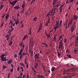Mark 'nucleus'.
Masks as SVG:
<instances>
[{
    "label": "nucleus",
    "instance_id": "a878e982",
    "mask_svg": "<svg viewBox=\"0 0 78 78\" xmlns=\"http://www.w3.org/2000/svg\"><path fill=\"white\" fill-rule=\"evenodd\" d=\"M75 45L76 47L78 46V41H77V40H76V41L75 42Z\"/></svg>",
    "mask_w": 78,
    "mask_h": 78
},
{
    "label": "nucleus",
    "instance_id": "f03ea898",
    "mask_svg": "<svg viewBox=\"0 0 78 78\" xmlns=\"http://www.w3.org/2000/svg\"><path fill=\"white\" fill-rule=\"evenodd\" d=\"M5 57V54H2L1 56H0L1 60V61H4V58Z\"/></svg>",
    "mask_w": 78,
    "mask_h": 78
},
{
    "label": "nucleus",
    "instance_id": "f704fd0d",
    "mask_svg": "<svg viewBox=\"0 0 78 78\" xmlns=\"http://www.w3.org/2000/svg\"><path fill=\"white\" fill-rule=\"evenodd\" d=\"M10 23H11L10 26H12L13 23H12V20H10Z\"/></svg>",
    "mask_w": 78,
    "mask_h": 78
},
{
    "label": "nucleus",
    "instance_id": "f8f14e48",
    "mask_svg": "<svg viewBox=\"0 0 78 78\" xmlns=\"http://www.w3.org/2000/svg\"><path fill=\"white\" fill-rule=\"evenodd\" d=\"M63 39H61V40H60V42L59 43V46H61V45L63 44Z\"/></svg>",
    "mask_w": 78,
    "mask_h": 78
},
{
    "label": "nucleus",
    "instance_id": "9b49d317",
    "mask_svg": "<svg viewBox=\"0 0 78 78\" xmlns=\"http://www.w3.org/2000/svg\"><path fill=\"white\" fill-rule=\"evenodd\" d=\"M39 64V63L37 62L36 63H35V66H34V68L35 69H37L38 68V65Z\"/></svg>",
    "mask_w": 78,
    "mask_h": 78
},
{
    "label": "nucleus",
    "instance_id": "72a5a7b5",
    "mask_svg": "<svg viewBox=\"0 0 78 78\" xmlns=\"http://www.w3.org/2000/svg\"><path fill=\"white\" fill-rule=\"evenodd\" d=\"M23 57V53L22 54H21V55L20 57V59H22V58Z\"/></svg>",
    "mask_w": 78,
    "mask_h": 78
},
{
    "label": "nucleus",
    "instance_id": "5701e85b",
    "mask_svg": "<svg viewBox=\"0 0 78 78\" xmlns=\"http://www.w3.org/2000/svg\"><path fill=\"white\" fill-rule=\"evenodd\" d=\"M76 22L75 21L74 22V25H73V26H74V28H76Z\"/></svg>",
    "mask_w": 78,
    "mask_h": 78
},
{
    "label": "nucleus",
    "instance_id": "7c9ffc66",
    "mask_svg": "<svg viewBox=\"0 0 78 78\" xmlns=\"http://www.w3.org/2000/svg\"><path fill=\"white\" fill-rule=\"evenodd\" d=\"M67 39L66 38H65L64 39V40H63V42L64 43H65L66 42H67Z\"/></svg>",
    "mask_w": 78,
    "mask_h": 78
},
{
    "label": "nucleus",
    "instance_id": "a19ab883",
    "mask_svg": "<svg viewBox=\"0 0 78 78\" xmlns=\"http://www.w3.org/2000/svg\"><path fill=\"white\" fill-rule=\"evenodd\" d=\"M27 59H25V61H24V63L25 64H27Z\"/></svg>",
    "mask_w": 78,
    "mask_h": 78
},
{
    "label": "nucleus",
    "instance_id": "b1692460",
    "mask_svg": "<svg viewBox=\"0 0 78 78\" xmlns=\"http://www.w3.org/2000/svg\"><path fill=\"white\" fill-rule=\"evenodd\" d=\"M12 62V60H9L7 62L8 64H10Z\"/></svg>",
    "mask_w": 78,
    "mask_h": 78
},
{
    "label": "nucleus",
    "instance_id": "0eeeda50",
    "mask_svg": "<svg viewBox=\"0 0 78 78\" xmlns=\"http://www.w3.org/2000/svg\"><path fill=\"white\" fill-rule=\"evenodd\" d=\"M52 41H54V42H56V36H55L53 38V40H52Z\"/></svg>",
    "mask_w": 78,
    "mask_h": 78
},
{
    "label": "nucleus",
    "instance_id": "f257e3e1",
    "mask_svg": "<svg viewBox=\"0 0 78 78\" xmlns=\"http://www.w3.org/2000/svg\"><path fill=\"white\" fill-rule=\"evenodd\" d=\"M43 28V24L42 23H41L40 26H39L38 29V33L39 32V31L41 30H42Z\"/></svg>",
    "mask_w": 78,
    "mask_h": 78
},
{
    "label": "nucleus",
    "instance_id": "5fc2aeb1",
    "mask_svg": "<svg viewBox=\"0 0 78 78\" xmlns=\"http://www.w3.org/2000/svg\"><path fill=\"white\" fill-rule=\"evenodd\" d=\"M30 32L29 33V34H30V35H31V33H32V31H31L30 30H29Z\"/></svg>",
    "mask_w": 78,
    "mask_h": 78
},
{
    "label": "nucleus",
    "instance_id": "de8ad7c7",
    "mask_svg": "<svg viewBox=\"0 0 78 78\" xmlns=\"http://www.w3.org/2000/svg\"><path fill=\"white\" fill-rule=\"evenodd\" d=\"M6 59L7 58L6 57H5L4 58V60L5 62H6Z\"/></svg>",
    "mask_w": 78,
    "mask_h": 78
},
{
    "label": "nucleus",
    "instance_id": "cd10ccee",
    "mask_svg": "<svg viewBox=\"0 0 78 78\" xmlns=\"http://www.w3.org/2000/svg\"><path fill=\"white\" fill-rule=\"evenodd\" d=\"M3 7H4L3 5V3H2V5L0 7V10H2V8H3Z\"/></svg>",
    "mask_w": 78,
    "mask_h": 78
},
{
    "label": "nucleus",
    "instance_id": "a211bd4d",
    "mask_svg": "<svg viewBox=\"0 0 78 78\" xmlns=\"http://www.w3.org/2000/svg\"><path fill=\"white\" fill-rule=\"evenodd\" d=\"M9 35H7L5 36V37L7 38V40L9 41Z\"/></svg>",
    "mask_w": 78,
    "mask_h": 78
},
{
    "label": "nucleus",
    "instance_id": "423d86ee",
    "mask_svg": "<svg viewBox=\"0 0 78 78\" xmlns=\"http://www.w3.org/2000/svg\"><path fill=\"white\" fill-rule=\"evenodd\" d=\"M9 3L11 4L12 5H13V6L15 5V3H14V1H13V2H12L10 0H9Z\"/></svg>",
    "mask_w": 78,
    "mask_h": 78
},
{
    "label": "nucleus",
    "instance_id": "69168bd1",
    "mask_svg": "<svg viewBox=\"0 0 78 78\" xmlns=\"http://www.w3.org/2000/svg\"><path fill=\"white\" fill-rule=\"evenodd\" d=\"M44 68H45V67H44V66L43 65L42 69H43V71L44 70Z\"/></svg>",
    "mask_w": 78,
    "mask_h": 78
},
{
    "label": "nucleus",
    "instance_id": "09e8293b",
    "mask_svg": "<svg viewBox=\"0 0 78 78\" xmlns=\"http://www.w3.org/2000/svg\"><path fill=\"white\" fill-rule=\"evenodd\" d=\"M19 67H20V66H18V67L17 68V71H18V72H19V70L20 69Z\"/></svg>",
    "mask_w": 78,
    "mask_h": 78
},
{
    "label": "nucleus",
    "instance_id": "4468645a",
    "mask_svg": "<svg viewBox=\"0 0 78 78\" xmlns=\"http://www.w3.org/2000/svg\"><path fill=\"white\" fill-rule=\"evenodd\" d=\"M72 69H68L66 70V71L67 72H71Z\"/></svg>",
    "mask_w": 78,
    "mask_h": 78
},
{
    "label": "nucleus",
    "instance_id": "13d9d810",
    "mask_svg": "<svg viewBox=\"0 0 78 78\" xmlns=\"http://www.w3.org/2000/svg\"><path fill=\"white\" fill-rule=\"evenodd\" d=\"M26 66V68H27V69L28 68L29 66H28V65L27 64V63Z\"/></svg>",
    "mask_w": 78,
    "mask_h": 78
},
{
    "label": "nucleus",
    "instance_id": "e433bc0d",
    "mask_svg": "<svg viewBox=\"0 0 78 78\" xmlns=\"http://www.w3.org/2000/svg\"><path fill=\"white\" fill-rule=\"evenodd\" d=\"M57 54L58 55V56H61V54H60L59 52L58 51H57Z\"/></svg>",
    "mask_w": 78,
    "mask_h": 78
},
{
    "label": "nucleus",
    "instance_id": "6ab92c4d",
    "mask_svg": "<svg viewBox=\"0 0 78 78\" xmlns=\"http://www.w3.org/2000/svg\"><path fill=\"white\" fill-rule=\"evenodd\" d=\"M27 35H26L24 36L23 37V39H22V41H24V40H25V39H27Z\"/></svg>",
    "mask_w": 78,
    "mask_h": 78
},
{
    "label": "nucleus",
    "instance_id": "c9c22d12",
    "mask_svg": "<svg viewBox=\"0 0 78 78\" xmlns=\"http://www.w3.org/2000/svg\"><path fill=\"white\" fill-rule=\"evenodd\" d=\"M62 22H63L62 20H61V21H60L59 26H61V25H62Z\"/></svg>",
    "mask_w": 78,
    "mask_h": 78
},
{
    "label": "nucleus",
    "instance_id": "ddd939ff",
    "mask_svg": "<svg viewBox=\"0 0 78 78\" xmlns=\"http://www.w3.org/2000/svg\"><path fill=\"white\" fill-rule=\"evenodd\" d=\"M58 0H54L52 2V5H55L56 4V2Z\"/></svg>",
    "mask_w": 78,
    "mask_h": 78
},
{
    "label": "nucleus",
    "instance_id": "7ed1b4c3",
    "mask_svg": "<svg viewBox=\"0 0 78 78\" xmlns=\"http://www.w3.org/2000/svg\"><path fill=\"white\" fill-rule=\"evenodd\" d=\"M37 78H45L44 76L40 74L37 75Z\"/></svg>",
    "mask_w": 78,
    "mask_h": 78
},
{
    "label": "nucleus",
    "instance_id": "338daca9",
    "mask_svg": "<svg viewBox=\"0 0 78 78\" xmlns=\"http://www.w3.org/2000/svg\"><path fill=\"white\" fill-rule=\"evenodd\" d=\"M48 21H47V23H46V24H45L46 26H48Z\"/></svg>",
    "mask_w": 78,
    "mask_h": 78
},
{
    "label": "nucleus",
    "instance_id": "2f4dec72",
    "mask_svg": "<svg viewBox=\"0 0 78 78\" xmlns=\"http://www.w3.org/2000/svg\"><path fill=\"white\" fill-rule=\"evenodd\" d=\"M13 42H12V41H10V42H9V45H11L12 44H13Z\"/></svg>",
    "mask_w": 78,
    "mask_h": 78
},
{
    "label": "nucleus",
    "instance_id": "864d4df0",
    "mask_svg": "<svg viewBox=\"0 0 78 78\" xmlns=\"http://www.w3.org/2000/svg\"><path fill=\"white\" fill-rule=\"evenodd\" d=\"M22 41L21 42H21H20V44H19V46H20V45H21V46L22 47Z\"/></svg>",
    "mask_w": 78,
    "mask_h": 78
},
{
    "label": "nucleus",
    "instance_id": "79ce46f5",
    "mask_svg": "<svg viewBox=\"0 0 78 78\" xmlns=\"http://www.w3.org/2000/svg\"><path fill=\"white\" fill-rule=\"evenodd\" d=\"M67 52H68V53L69 52V50L68 48H67V50H66V53H67Z\"/></svg>",
    "mask_w": 78,
    "mask_h": 78
},
{
    "label": "nucleus",
    "instance_id": "2eb2a0df",
    "mask_svg": "<svg viewBox=\"0 0 78 78\" xmlns=\"http://www.w3.org/2000/svg\"><path fill=\"white\" fill-rule=\"evenodd\" d=\"M35 55H36V57L37 59H38L39 58V57L40 55L39 53H38L37 54H36Z\"/></svg>",
    "mask_w": 78,
    "mask_h": 78
},
{
    "label": "nucleus",
    "instance_id": "473e14b6",
    "mask_svg": "<svg viewBox=\"0 0 78 78\" xmlns=\"http://www.w3.org/2000/svg\"><path fill=\"white\" fill-rule=\"evenodd\" d=\"M67 56H68L69 58H72V56H71V55H67Z\"/></svg>",
    "mask_w": 78,
    "mask_h": 78
},
{
    "label": "nucleus",
    "instance_id": "49530a36",
    "mask_svg": "<svg viewBox=\"0 0 78 78\" xmlns=\"http://www.w3.org/2000/svg\"><path fill=\"white\" fill-rule=\"evenodd\" d=\"M57 28H58L57 27V26L56 24L55 26L54 27V29H55L56 30Z\"/></svg>",
    "mask_w": 78,
    "mask_h": 78
},
{
    "label": "nucleus",
    "instance_id": "c03bdc74",
    "mask_svg": "<svg viewBox=\"0 0 78 78\" xmlns=\"http://www.w3.org/2000/svg\"><path fill=\"white\" fill-rule=\"evenodd\" d=\"M14 5H15L16 3V2H18V1H17V0H15V1H14Z\"/></svg>",
    "mask_w": 78,
    "mask_h": 78
},
{
    "label": "nucleus",
    "instance_id": "58836bf2",
    "mask_svg": "<svg viewBox=\"0 0 78 78\" xmlns=\"http://www.w3.org/2000/svg\"><path fill=\"white\" fill-rule=\"evenodd\" d=\"M66 71H64V72H63V74H66V75H67V74H66Z\"/></svg>",
    "mask_w": 78,
    "mask_h": 78
},
{
    "label": "nucleus",
    "instance_id": "603ef678",
    "mask_svg": "<svg viewBox=\"0 0 78 78\" xmlns=\"http://www.w3.org/2000/svg\"><path fill=\"white\" fill-rule=\"evenodd\" d=\"M21 55H22V53H21V51L20 50V51L19 53V55H20V56H21Z\"/></svg>",
    "mask_w": 78,
    "mask_h": 78
},
{
    "label": "nucleus",
    "instance_id": "20e7f679",
    "mask_svg": "<svg viewBox=\"0 0 78 78\" xmlns=\"http://www.w3.org/2000/svg\"><path fill=\"white\" fill-rule=\"evenodd\" d=\"M64 46L63 45V44H61L60 46H59V47L58 48L59 49H60V48H61L62 49V51L63 50H64Z\"/></svg>",
    "mask_w": 78,
    "mask_h": 78
},
{
    "label": "nucleus",
    "instance_id": "4c0bfd02",
    "mask_svg": "<svg viewBox=\"0 0 78 78\" xmlns=\"http://www.w3.org/2000/svg\"><path fill=\"white\" fill-rule=\"evenodd\" d=\"M23 75V73L22 72H21V73L20 74V77L21 78H22V76Z\"/></svg>",
    "mask_w": 78,
    "mask_h": 78
},
{
    "label": "nucleus",
    "instance_id": "4d7b16f0",
    "mask_svg": "<svg viewBox=\"0 0 78 78\" xmlns=\"http://www.w3.org/2000/svg\"><path fill=\"white\" fill-rule=\"evenodd\" d=\"M5 14H4V15H3L2 16V19L4 18V17H5Z\"/></svg>",
    "mask_w": 78,
    "mask_h": 78
},
{
    "label": "nucleus",
    "instance_id": "4be33fe9",
    "mask_svg": "<svg viewBox=\"0 0 78 78\" xmlns=\"http://www.w3.org/2000/svg\"><path fill=\"white\" fill-rule=\"evenodd\" d=\"M63 37V35H61L60 36V37H59V39L58 40V41H60L61 38H62Z\"/></svg>",
    "mask_w": 78,
    "mask_h": 78
},
{
    "label": "nucleus",
    "instance_id": "bb28decb",
    "mask_svg": "<svg viewBox=\"0 0 78 78\" xmlns=\"http://www.w3.org/2000/svg\"><path fill=\"white\" fill-rule=\"evenodd\" d=\"M55 68V67H54V66H53V67H52L51 69V71H54Z\"/></svg>",
    "mask_w": 78,
    "mask_h": 78
},
{
    "label": "nucleus",
    "instance_id": "e2e57ef3",
    "mask_svg": "<svg viewBox=\"0 0 78 78\" xmlns=\"http://www.w3.org/2000/svg\"><path fill=\"white\" fill-rule=\"evenodd\" d=\"M20 51H21V52L22 53V52L23 51V48H21Z\"/></svg>",
    "mask_w": 78,
    "mask_h": 78
},
{
    "label": "nucleus",
    "instance_id": "dca6fc26",
    "mask_svg": "<svg viewBox=\"0 0 78 78\" xmlns=\"http://www.w3.org/2000/svg\"><path fill=\"white\" fill-rule=\"evenodd\" d=\"M71 32H73L75 29V27H74V26H73L71 27Z\"/></svg>",
    "mask_w": 78,
    "mask_h": 78
},
{
    "label": "nucleus",
    "instance_id": "39448f33",
    "mask_svg": "<svg viewBox=\"0 0 78 78\" xmlns=\"http://www.w3.org/2000/svg\"><path fill=\"white\" fill-rule=\"evenodd\" d=\"M73 18L74 20H75L76 22H77L78 16H77L76 15H74L73 16Z\"/></svg>",
    "mask_w": 78,
    "mask_h": 78
},
{
    "label": "nucleus",
    "instance_id": "052dcab7",
    "mask_svg": "<svg viewBox=\"0 0 78 78\" xmlns=\"http://www.w3.org/2000/svg\"><path fill=\"white\" fill-rule=\"evenodd\" d=\"M22 47H23V50L25 48V45H24V44H23V46H22Z\"/></svg>",
    "mask_w": 78,
    "mask_h": 78
},
{
    "label": "nucleus",
    "instance_id": "0e129e2a",
    "mask_svg": "<svg viewBox=\"0 0 78 78\" xmlns=\"http://www.w3.org/2000/svg\"><path fill=\"white\" fill-rule=\"evenodd\" d=\"M17 57V55L16 54L15 55H14V57H15V58H16V57Z\"/></svg>",
    "mask_w": 78,
    "mask_h": 78
},
{
    "label": "nucleus",
    "instance_id": "aec40b11",
    "mask_svg": "<svg viewBox=\"0 0 78 78\" xmlns=\"http://www.w3.org/2000/svg\"><path fill=\"white\" fill-rule=\"evenodd\" d=\"M5 14H6L5 16L6 18V20H8L9 18V14H8L7 15L6 13H5Z\"/></svg>",
    "mask_w": 78,
    "mask_h": 78
},
{
    "label": "nucleus",
    "instance_id": "f3484780",
    "mask_svg": "<svg viewBox=\"0 0 78 78\" xmlns=\"http://www.w3.org/2000/svg\"><path fill=\"white\" fill-rule=\"evenodd\" d=\"M63 6H64V5H61V6H60V13H62V7H63Z\"/></svg>",
    "mask_w": 78,
    "mask_h": 78
},
{
    "label": "nucleus",
    "instance_id": "412c9836",
    "mask_svg": "<svg viewBox=\"0 0 78 78\" xmlns=\"http://www.w3.org/2000/svg\"><path fill=\"white\" fill-rule=\"evenodd\" d=\"M37 20H38V18H37V17H35L34 18L33 20L34 21V22H37Z\"/></svg>",
    "mask_w": 78,
    "mask_h": 78
},
{
    "label": "nucleus",
    "instance_id": "9d476101",
    "mask_svg": "<svg viewBox=\"0 0 78 78\" xmlns=\"http://www.w3.org/2000/svg\"><path fill=\"white\" fill-rule=\"evenodd\" d=\"M59 20H58V21H56V26L57 27V28H58L59 26Z\"/></svg>",
    "mask_w": 78,
    "mask_h": 78
},
{
    "label": "nucleus",
    "instance_id": "37998d69",
    "mask_svg": "<svg viewBox=\"0 0 78 78\" xmlns=\"http://www.w3.org/2000/svg\"><path fill=\"white\" fill-rule=\"evenodd\" d=\"M44 72H45V75H47V72H46V69H45V67H44Z\"/></svg>",
    "mask_w": 78,
    "mask_h": 78
},
{
    "label": "nucleus",
    "instance_id": "6e6552de",
    "mask_svg": "<svg viewBox=\"0 0 78 78\" xmlns=\"http://www.w3.org/2000/svg\"><path fill=\"white\" fill-rule=\"evenodd\" d=\"M20 5H17L16 7H14V9H17V10H18L19 9H20Z\"/></svg>",
    "mask_w": 78,
    "mask_h": 78
},
{
    "label": "nucleus",
    "instance_id": "3c124183",
    "mask_svg": "<svg viewBox=\"0 0 78 78\" xmlns=\"http://www.w3.org/2000/svg\"><path fill=\"white\" fill-rule=\"evenodd\" d=\"M50 33H49L48 34V38H49L50 37Z\"/></svg>",
    "mask_w": 78,
    "mask_h": 78
},
{
    "label": "nucleus",
    "instance_id": "c85d7f7f",
    "mask_svg": "<svg viewBox=\"0 0 78 78\" xmlns=\"http://www.w3.org/2000/svg\"><path fill=\"white\" fill-rule=\"evenodd\" d=\"M7 66H2V69H4L7 68Z\"/></svg>",
    "mask_w": 78,
    "mask_h": 78
},
{
    "label": "nucleus",
    "instance_id": "774afa93",
    "mask_svg": "<svg viewBox=\"0 0 78 78\" xmlns=\"http://www.w3.org/2000/svg\"><path fill=\"white\" fill-rule=\"evenodd\" d=\"M76 40H77V41H78V35H77V37L76 38Z\"/></svg>",
    "mask_w": 78,
    "mask_h": 78
},
{
    "label": "nucleus",
    "instance_id": "8fccbe9b",
    "mask_svg": "<svg viewBox=\"0 0 78 78\" xmlns=\"http://www.w3.org/2000/svg\"><path fill=\"white\" fill-rule=\"evenodd\" d=\"M59 4H58L57 5H56V9H57V10H58V7H59Z\"/></svg>",
    "mask_w": 78,
    "mask_h": 78
},
{
    "label": "nucleus",
    "instance_id": "6e6d98bb",
    "mask_svg": "<svg viewBox=\"0 0 78 78\" xmlns=\"http://www.w3.org/2000/svg\"><path fill=\"white\" fill-rule=\"evenodd\" d=\"M53 10H54V9L53 8V9H52L51 12V14L52 13H53Z\"/></svg>",
    "mask_w": 78,
    "mask_h": 78
},
{
    "label": "nucleus",
    "instance_id": "bf43d9fd",
    "mask_svg": "<svg viewBox=\"0 0 78 78\" xmlns=\"http://www.w3.org/2000/svg\"><path fill=\"white\" fill-rule=\"evenodd\" d=\"M26 55H27V54L25 53H23V56H25Z\"/></svg>",
    "mask_w": 78,
    "mask_h": 78
},
{
    "label": "nucleus",
    "instance_id": "c756f323",
    "mask_svg": "<svg viewBox=\"0 0 78 78\" xmlns=\"http://www.w3.org/2000/svg\"><path fill=\"white\" fill-rule=\"evenodd\" d=\"M17 20L16 21H15V23L16 24V25H17V24H18V23H19V20Z\"/></svg>",
    "mask_w": 78,
    "mask_h": 78
},
{
    "label": "nucleus",
    "instance_id": "393cba45",
    "mask_svg": "<svg viewBox=\"0 0 78 78\" xmlns=\"http://www.w3.org/2000/svg\"><path fill=\"white\" fill-rule=\"evenodd\" d=\"M30 43H31V47H33V43L32 41H30Z\"/></svg>",
    "mask_w": 78,
    "mask_h": 78
},
{
    "label": "nucleus",
    "instance_id": "a18cd8bd",
    "mask_svg": "<svg viewBox=\"0 0 78 78\" xmlns=\"http://www.w3.org/2000/svg\"><path fill=\"white\" fill-rule=\"evenodd\" d=\"M74 51L75 52V53H76V52H77V48H75L74 50Z\"/></svg>",
    "mask_w": 78,
    "mask_h": 78
},
{
    "label": "nucleus",
    "instance_id": "ea45409f",
    "mask_svg": "<svg viewBox=\"0 0 78 78\" xmlns=\"http://www.w3.org/2000/svg\"><path fill=\"white\" fill-rule=\"evenodd\" d=\"M47 22H48V23H50V20L49 18Z\"/></svg>",
    "mask_w": 78,
    "mask_h": 78
},
{
    "label": "nucleus",
    "instance_id": "680f3d73",
    "mask_svg": "<svg viewBox=\"0 0 78 78\" xmlns=\"http://www.w3.org/2000/svg\"><path fill=\"white\" fill-rule=\"evenodd\" d=\"M11 65L12 66V69L13 70V65L12 64H11Z\"/></svg>",
    "mask_w": 78,
    "mask_h": 78
},
{
    "label": "nucleus",
    "instance_id": "1a4fd4ad",
    "mask_svg": "<svg viewBox=\"0 0 78 78\" xmlns=\"http://www.w3.org/2000/svg\"><path fill=\"white\" fill-rule=\"evenodd\" d=\"M26 6V4L25 2H23V4L22 5V8L24 10V9Z\"/></svg>",
    "mask_w": 78,
    "mask_h": 78
}]
</instances>
